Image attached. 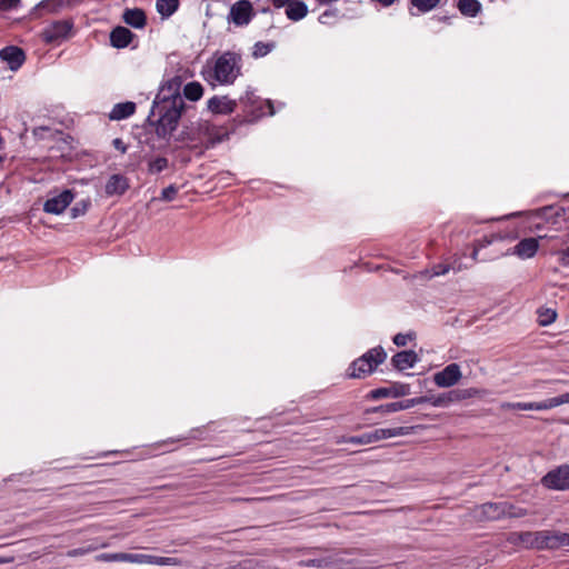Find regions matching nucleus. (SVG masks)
<instances>
[{"mask_svg":"<svg viewBox=\"0 0 569 569\" xmlns=\"http://www.w3.org/2000/svg\"><path fill=\"white\" fill-rule=\"evenodd\" d=\"M203 96V87L198 81L188 82L182 88V78L174 76L166 80L153 100L148 121L154 128L157 137L167 143L173 138L178 142H192L198 137L192 129L184 127L177 136L173 132L179 126L183 112H187L189 101H198Z\"/></svg>","mask_w":569,"mask_h":569,"instance_id":"f257e3e1","label":"nucleus"},{"mask_svg":"<svg viewBox=\"0 0 569 569\" xmlns=\"http://www.w3.org/2000/svg\"><path fill=\"white\" fill-rule=\"evenodd\" d=\"M242 56L236 51H224L214 57L208 72V80L221 86L232 84L241 74Z\"/></svg>","mask_w":569,"mask_h":569,"instance_id":"f03ea898","label":"nucleus"},{"mask_svg":"<svg viewBox=\"0 0 569 569\" xmlns=\"http://www.w3.org/2000/svg\"><path fill=\"white\" fill-rule=\"evenodd\" d=\"M97 561L102 562H130L138 565H153V566H182L183 561L173 557H158L144 553H130V552H111L100 553L96 557Z\"/></svg>","mask_w":569,"mask_h":569,"instance_id":"7ed1b4c3","label":"nucleus"},{"mask_svg":"<svg viewBox=\"0 0 569 569\" xmlns=\"http://www.w3.org/2000/svg\"><path fill=\"white\" fill-rule=\"evenodd\" d=\"M386 358L387 353L381 347L372 348L350 365L348 376L350 378H363L373 372Z\"/></svg>","mask_w":569,"mask_h":569,"instance_id":"20e7f679","label":"nucleus"},{"mask_svg":"<svg viewBox=\"0 0 569 569\" xmlns=\"http://www.w3.org/2000/svg\"><path fill=\"white\" fill-rule=\"evenodd\" d=\"M71 20H58L47 26L42 31V39L47 43H58L68 39L72 33Z\"/></svg>","mask_w":569,"mask_h":569,"instance_id":"39448f33","label":"nucleus"},{"mask_svg":"<svg viewBox=\"0 0 569 569\" xmlns=\"http://www.w3.org/2000/svg\"><path fill=\"white\" fill-rule=\"evenodd\" d=\"M541 483L552 490L569 489V465H561L542 477Z\"/></svg>","mask_w":569,"mask_h":569,"instance_id":"423d86ee","label":"nucleus"},{"mask_svg":"<svg viewBox=\"0 0 569 569\" xmlns=\"http://www.w3.org/2000/svg\"><path fill=\"white\" fill-rule=\"evenodd\" d=\"M253 17V8L250 1L239 0L234 2L229 11L228 21L238 27L249 24Z\"/></svg>","mask_w":569,"mask_h":569,"instance_id":"0eeeda50","label":"nucleus"},{"mask_svg":"<svg viewBox=\"0 0 569 569\" xmlns=\"http://www.w3.org/2000/svg\"><path fill=\"white\" fill-rule=\"evenodd\" d=\"M276 8L286 7V16L291 21H300L308 14V6L301 0H270Z\"/></svg>","mask_w":569,"mask_h":569,"instance_id":"6e6552de","label":"nucleus"},{"mask_svg":"<svg viewBox=\"0 0 569 569\" xmlns=\"http://www.w3.org/2000/svg\"><path fill=\"white\" fill-rule=\"evenodd\" d=\"M462 377L460 366L450 363L441 371L435 373L433 381L440 388H450L455 386Z\"/></svg>","mask_w":569,"mask_h":569,"instance_id":"1a4fd4ad","label":"nucleus"},{"mask_svg":"<svg viewBox=\"0 0 569 569\" xmlns=\"http://www.w3.org/2000/svg\"><path fill=\"white\" fill-rule=\"evenodd\" d=\"M541 541L539 550H555L568 547L567 532L556 530H541Z\"/></svg>","mask_w":569,"mask_h":569,"instance_id":"9d476101","label":"nucleus"},{"mask_svg":"<svg viewBox=\"0 0 569 569\" xmlns=\"http://www.w3.org/2000/svg\"><path fill=\"white\" fill-rule=\"evenodd\" d=\"M426 398H411L401 401L390 402L386 405H380L370 409H367V413L370 412H380L382 415L393 413L400 410H407L415 406L425 403Z\"/></svg>","mask_w":569,"mask_h":569,"instance_id":"9b49d317","label":"nucleus"},{"mask_svg":"<svg viewBox=\"0 0 569 569\" xmlns=\"http://www.w3.org/2000/svg\"><path fill=\"white\" fill-rule=\"evenodd\" d=\"M73 193L70 190H63L58 196L49 198L44 204L43 210L47 213L60 214L72 202Z\"/></svg>","mask_w":569,"mask_h":569,"instance_id":"f8f14e48","label":"nucleus"},{"mask_svg":"<svg viewBox=\"0 0 569 569\" xmlns=\"http://www.w3.org/2000/svg\"><path fill=\"white\" fill-rule=\"evenodd\" d=\"M237 108V101L227 96H213L207 101V109L213 114H230Z\"/></svg>","mask_w":569,"mask_h":569,"instance_id":"ddd939ff","label":"nucleus"},{"mask_svg":"<svg viewBox=\"0 0 569 569\" xmlns=\"http://www.w3.org/2000/svg\"><path fill=\"white\" fill-rule=\"evenodd\" d=\"M541 530L540 531H525V532H511L509 536V541L515 545H521L526 548L538 549L541 541Z\"/></svg>","mask_w":569,"mask_h":569,"instance_id":"4468645a","label":"nucleus"},{"mask_svg":"<svg viewBox=\"0 0 569 569\" xmlns=\"http://www.w3.org/2000/svg\"><path fill=\"white\" fill-rule=\"evenodd\" d=\"M129 179L120 173L109 177L104 186V193L108 197L122 196L129 189Z\"/></svg>","mask_w":569,"mask_h":569,"instance_id":"2eb2a0df","label":"nucleus"},{"mask_svg":"<svg viewBox=\"0 0 569 569\" xmlns=\"http://www.w3.org/2000/svg\"><path fill=\"white\" fill-rule=\"evenodd\" d=\"M539 249L538 238H525L520 240L509 253L519 257L520 259L532 258Z\"/></svg>","mask_w":569,"mask_h":569,"instance_id":"dca6fc26","label":"nucleus"},{"mask_svg":"<svg viewBox=\"0 0 569 569\" xmlns=\"http://www.w3.org/2000/svg\"><path fill=\"white\" fill-rule=\"evenodd\" d=\"M476 516L481 520H499L503 518L502 502H486L476 508Z\"/></svg>","mask_w":569,"mask_h":569,"instance_id":"f3484780","label":"nucleus"},{"mask_svg":"<svg viewBox=\"0 0 569 569\" xmlns=\"http://www.w3.org/2000/svg\"><path fill=\"white\" fill-rule=\"evenodd\" d=\"M0 58L6 61L13 71L18 70L26 60L23 50L14 46L3 48L0 51Z\"/></svg>","mask_w":569,"mask_h":569,"instance_id":"a211bd4d","label":"nucleus"},{"mask_svg":"<svg viewBox=\"0 0 569 569\" xmlns=\"http://www.w3.org/2000/svg\"><path fill=\"white\" fill-rule=\"evenodd\" d=\"M417 361L418 356L412 350L397 352L391 359L393 367L400 371L412 368Z\"/></svg>","mask_w":569,"mask_h":569,"instance_id":"6ab92c4d","label":"nucleus"},{"mask_svg":"<svg viewBox=\"0 0 569 569\" xmlns=\"http://www.w3.org/2000/svg\"><path fill=\"white\" fill-rule=\"evenodd\" d=\"M133 33L124 27H116L110 33V42L114 48H126L130 44Z\"/></svg>","mask_w":569,"mask_h":569,"instance_id":"aec40b11","label":"nucleus"},{"mask_svg":"<svg viewBox=\"0 0 569 569\" xmlns=\"http://www.w3.org/2000/svg\"><path fill=\"white\" fill-rule=\"evenodd\" d=\"M240 102L246 107H253L256 103H259L258 109L261 110V114L268 113L272 116L274 113L271 102L269 100L259 101L252 91H246L244 96L240 98Z\"/></svg>","mask_w":569,"mask_h":569,"instance_id":"412c9836","label":"nucleus"},{"mask_svg":"<svg viewBox=\"0 0 569 569\" xmlns=\"http://www.w3.org/2000/svg\"><path fill=\"white\" fill-rule=\"evenodd\" d=\"M136 111V103L131 102V101H127V102H121V103H117L110 114H109V118L111 120H122V119H127L129 118L130 116H132Z\"/></svg>","mask_w":569,"mask_h":569,"instance_id":"4be33fe9","label":"nucleus"},{"mask_svg":"<svg viewBox=\"0 0 569 569\" xmlns=\"http://www.w3.org/2000/svg\"><path fill=\"white\" fill-rule=\"evenodd\" d=\"M342 553V551H335L321 556L322 561L328 563L325 569H348L350 561L346 560Z\"/></svg>","mask_w":569,"mask_h":569,"instance_id":"5701e85b","label":"nucleus"},{"mask_svg":"<svg viewBox=\"0 0 569 569\" xmlns=\"http://www.w3.org/2000/svg\"><path fill=\"white\" fill-rule=\"evenodd\" d=\"M123 20L133 28H142L146 24V14L143 10L138 8L127 9L123 13Z\"/></svg>","mask_w":569,"mask_h":569,"instance_id":"b1692460","label":"nucleus"},{"mask_svg":"<svg viewBox=\"0 0 569 569\" xmlns=\"http://www.w3.org/2000/svg\"><path fill=\"white\" fill-rule=\"evenodd\" d=\"M502 410H546L545 400L539 402H502Z\"/></svg>","mask_w":569,"mask_h":569,"instance_id":"393cba45","label":"nucleus"},{"mask_svg":"<svg viewBox=\"0 0 569 569\" xmlns=\"http://www.w3.org/2000/svg\"><path fill=\"white\" fill-rule=\"evenodd\" d=\"M485 392L477 388H468V389H455L448 392V400H453V402L462 401L469 398L479 397Z\"/></svg>","mask_w":569,"mask_h":569,"instance_id":"a878e982","label":"nucleus"},{"mask_svg":"<svg viewBox=\"0 0 569 569\" xmlns=\"http://www.w3.org/2000/svg\"><path fill=\"white\" fill-rule=\"evenodd\" d=\"M376 430L380 441L388 438L408 436L412 432L413 427L378 428Z\"/></svg>","mask_w":569,"mask_h":569,"instance_id":"bb28decb","label":"nucleus"},{"mask_svg":"<svg viewBox=\"0 0 569 569\" xmlns=\"http://www.w3.org/2000/svg\"><path fill=\"white\" fill-rule=\"evenodd\" d=\"M458 10L466 17L473 18L481 11V4L478 0H459Z\"/></svg>","mask_w":569,"mask_h":569,"instance_id":"cd10ccee","label":"nucleus"},{"mask_svg":"<svg viewBox=\"0 0 569 569\" xmlns=\"http://www.w3.org/2000/svg\"><path fill=\"white\" fill-rule=\"evenodd\" d=\"M378 441H379V436H378L376 429L372 431H369V432H365L360 436L350 437L346 440V442L352 443V445H369V443H373V442H378Z\"/></svg>","mask_w":569,"mask_h":569,"instance_id":"c85d7f7f","label":"nucleus"},{"mask_svg":"<svg viewBox=\"0 0 569 569\" xmlns=\"http://www.w3.org/2000/svg\"><path fill=\"white\" fill-rule=\"evenodd\" d=\"M179 0H157V10L162 17H170L178 9Z\"/></svg>","mask_w":569,"mask_h":569,"instance_id":"c756f323","label":"nucleus"},{"mask_svg":"<svg viewBox=\"0 0 569 569\" xmlns=\"http://www.w3.org/2000/svg\"><path fill=\"white\" fill-rule=\"evenodd\" d=\"M557 318V312L550 308H540L538 310V322L542 327H547L555 322Z\"/></svg>","mask_w":569,"mask_h":569,"instance_id":"7c9ffc66","label":"nucleus"},{"mask_svg":"<svg viewBox=\"0 0 569 569\" xmlns=\"http://www.w3.org/2000/svg\"><path fill=\"white\" fill-rule=\"evenodd\" d=\"M503 506V518H522L528 515L527 510L520 507H517L510 502L502 501Z\"/></svg>","mask_w":569,"mask_h":569,"instance_id":"2f4dec72","label":"nucleus"},{"mask_svg":"<svg viewBox=\"0 0 569 569\" xmlns=\"http://www.w3.org/2000/svg\"><path fill=\"white\" fill-rule=\"evenodd\" d=\"M169 166V161L164 157H157L156 159L149 161L148 163V172L151 174L160 173L166 170Z\"/></svg>","mask_w":569,"mask_h":569,"instance_id":"473e14b6","label":"nucleus"},{"mask_svg":"<svg viewBox=\"0 0 569 569\" xmlns=\"http://www.w3.org/2000/svg\"><path fill=\"white\" fill-rule=\"evenodd\" d=\"M565 214V210L559 207L547 206L536 211V216L539 218L549 219L551 217H560Z\"/></svg>","mask_w":569,"mask_h":569,"instance_id":"72a5a7b5","label":"nucleus"},{"mask_svg":"<svg viewBox=\"0 0 569 569\" xmlns=\"http://www.w3.org/2000/svg\"><path fill=\"white\" fill-rule=\"evenodd\" d=\"M441 0H410L411 4L418 9L419 12H428L436 8Z\"/></svg>","mask_w":569,"mask_h":569,"instance_id":"f704fd0d","label":"nucleus"},{"mask_svg":"<svg viewBox=\"0 0 569 569\" xmlns=\"http://www.w3.org/2000/svg\"><path fill=\"white\" fill-rule=\"evenodd\" d=\"M565 403H569V392L545 400L546 410L559 407Z\"/></svg>","mask_w":569,"mask_h":569,"instance_id":"c9c22d12","label":"nucleus"},{"mask_svg":"<svg viewBox=\"0 0 569 569\" xmlns=\"http://www.w3.org/2000/svg\"><path fill=\"white\" fill-rule=\"evenodd\" d=\"M427 400L425 402L431 403L433 407H446L453 402V400H448V392L440 395L438 397H425Z\"/></svg>","mask_w":569,"mask_h":569,"instance_id":"e433bc0d","label":"nucleus"},{"mask_svg":"<svg viewBox=\"0 0 569 569\" xmlns=\"http://www.w3.org/2000/svg\"><path fill=\"white\" fill-rule=\"evenodd\" d=\"M539 240H555L557 241V244L558 246H563V244H567L569 243V231L563 233V234H558V233H551V234H545V236H539L538 237Z\"/></svg>","mask_w":569,"mask_h":569,"instance_id":"4c0bfd02","label":"nucleus"},{"mask_svg":"<svg viewBox=\"0 0 569 569\" xmlns=\"http://www.w3.org/2000/svg\"><path fill=\"white\" fill-rule=\"evenodd\" d=\"M272 44L259 41L253 47V56L256 58L264 57L272 50Z\"/></svg>","mask_w":569,"mask_h":569,"instance_id":"58836bf2","label":"nucleus"},{"mask_svg":"<svg viewBox=\"0 0 569 569\" xmlns=\"http://www.w3.org/2000/svg\"><path fill=\"white\" fill-rule=\"evenodd\" d=\"M299 565L301 567H313V568H318V569H325V567L328 566L327 562H323L322 561V557H317V558H312V559H307V560H301L299 562Z\"/></svg>","mask_w":569,"mask_h":569,"instance_id":"ea45409f","label":"nucleus"},{"mask_svg":"<svg viewBox=\"0 0 569 569\" xmlns=\"http://www.w3.org/2000/svg\"><path fill=\"white\" fill-rule=\"evenodd\" d=\"M178 187L174 184H170L167 188H164L161 192L160 200L162 201H172L177 193H178Z\"/></svg>","mask_w":569,"mask_h":569,"instance_id":"a19ab883","label":"nucleus"},{"mask_svg":"<svg viewBox=\"0 0 569 569\" xmlns=\"http://www.w3.org/2000/svg\"><path fill=\"white\" fill-rule=\"evenodd\" d=\"M390 395H391V389H389V388H378V389L371 390L368 393V398L372 399V400H379V399H382V398L390 397Z\"/></svg>","mask_w":569,"mask_h":569,"instance_id":"79ce46f5","label":"nucleus"},{"mask_svg":"<svg viewBox=\"0 0 569 569\" xmlns=\"http://www.w3.org/2000/svg\"><path fill=\"white\" fill-rule=\"evenodd\" d=\"M259 563L254 559H246L226 569H258Z\"/></svg>","mask_w":569,"mask_h":569,"instance_id":"37998d69","label":"nucleus"},{"mask_svg":"<svg viewBox=\"0 0 569 569\" xmlns=\"http://www.w3.org/2000/svg\"><path fill=\"white\" fill-rule=\"evenodd\" d=\"M338 14V10L337 9H329V10H326L323 11L320 16H319V22L321 24H328L330 22L331 19L336 18Z\"/></svg>","mask_w":569,"mask_h":569,"instance_id":"c03bdc74","label":"nucleus"},{"mask_svg":"<svg viewBox=\"0 0 569 569\" xmlns=\"http://www.w3.org/2000/svg\"><path fill=\"white\" fill-rule=\"evenodd\" d=\"M412 339L410 333H397L393 337V343L398 347H405Z\"/></svg>","mask_w":569,"mask_h":569,"instance_id":"a18cd8bd","label":"nucleus"},{"mask_svg":"<svg viewBox=\"0 0 569 569\" xmlns=\"http://www.w3.org/2000/svg\"><path fill=\"white\" fill-rule=\"evenodd\" d=\"M450 270V266L449 264H437L432 268V273H431V277H438V276H443L446 273H448Z\"/></svg>","mask_w":569,"mask_h":569,"instance_id":"49530a36","label":"nucleus"},{"mask_svg":"<svg viewBox=\"0 0 569 569\" xmlns=\"http://www.w3.org/2000/svg\"><path fill=\"white\" fill-rule=\"evenodd\" d=\"M559 254V263L563 267H569V247L563 250L556 251Z\"/></svg>","mask_w":569,"mask_h":569,"instance_id":"de8ad7c7","label":"nucleus"},{"mask_svg":"<svg viewBox=\"0 0 569 569\" xmlns=\"http://www.w3.org/2000/svg\"><path fill=\"white\" fill-rule=\"evenodd\" d=\"M96 550V548H92V547H89V548H76V549H72V550H69L68 551V556L69 557H78V556H83L88 552H91Z\"/></svg>","mask_w":569,"mask_h":569,"instance_id":"09e8293b","label":"nucleus"},{"mask_svg":"<svg viewBox=\"0 0 569 569\" xmlns=\"http://www.w3.org/2000/svg\"><path fill=\"white\" fill-rule=\"evenodd\" d=\"M20 0H0V9L10 10L19 4Z\"/></svg>","mask_w":569,"mask_h":569,"instance_id":"8fccbe9b","label":"nucleus"},{"mask_svg":"<svg viewBox=\"0 0 569 569\" xmlns=\"http://www.w3.org/2000/svg\"><path fill=\"white\" fill-rule=\"evenodd\" d=\"M87 210V204L86 203H82V206L80 207V203H77L72 209H71V213H72V218H77L81 214H83Z\"/></svg>","mask_w":569,"mask_h":569,"instance_id":"3c124183","label":"nucleus"},{"mask_svg":"<svg viewBox=\"0 0 569 569\" xmlns=\"http://www.w3.org/2000/svg\"><path fill=\"white\" fill-rule=\"evenodd\" d=\"M112 144H113V147H114L117 150H119L121 153H126V152H127V146H126V143L122 141V139H120V138H116V139H113Z\"/></svg>","mask_w":569,"mask_h":569,"instance_id":"603ef678","label":"nucleus"},{"mask_svg":"<svg viewBox=\"0 0 569 569\" xmlns=\"http://www.w3.org/2000/svg\"><path fill=\"white\" fill-rule=\"evenodd\" d=\"M391 389V395L390 397H401V396H405L406 395V391L403 388H390Z\"/></svg>","mask_w":569,"mask_h":569,"instance_id":"864d4df0","label":"nucleus"},{"mask_svg":"<svg viewBox=\"0 0 569 569\" xmlns=\"http://www.w3.org/2000/svg\"><path fill=\"white\" fill-rule=\"evenodd\" d=\"M477 257H478V249H475V250L472 251L471 258H472L473 260H477Z\"/></svg>","mask_w":569,"mask_h":569,"instance_id":"5fc2aeb1","label":"nucleus"},{"mask_svg":"<svg viewBox=\"0 0 569 569\" xmlns=\"http://www.w3.org/2000/svg\"><path fill=\"white\" fill-rule=\"evenodd\" d=\"M2 147H3V139H2V137L0 136V150L2 149Z\"/></svg>","mask_w":569,"mask_h":569,"instance_id":"6e6d98bb","label":"nucleus"},{"mask_svg":"<svg viewBox=\"0 0 569 569\" xmlns=\"http://www.w3.org/2000/svg\"><path fill=\"white\" fill-rule=\"evenodd\" d=\"M4 562H6V560H4V559H2V558H0V565H1V563H4Z\"/></svg>","mask_w":569,"mask_h":569,"instance_id":"4d7b16f0","label":"nucleus"},{"mask_svg":"<svg viewBox=\"0 0 569 569\" xmlns=\"http://www.w3.org/2000/svg\"><path fill=\"white\" fill-rule=\"evenodd\" d=\"M567 537H568V547H569V533H567Z\"/></svg>","mask_w":569,"mask_h":569,"instance_id":"13d9d810","label":"nucleus"}]
</instances>
